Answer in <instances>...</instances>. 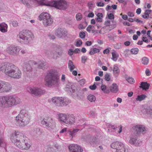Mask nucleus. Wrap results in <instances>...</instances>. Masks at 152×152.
Listing matches in <instances>:
<instances>
[{
	"label": "nucleus",
	"instance_id": "obj_1",
	"mask_svg": "<svg viewBox=\"0 0 152 152\" xmlns=\"http://www.w3.org/2000/svg\"><path fill=\"white\" fill-rule=\"evenodd\" d=\"M25 137L22 133L15 131L12 133L10 139L12 142L19 148L27 150L31 146V144Z\"/></svg>",
	"mask_w": 152,
	"mask_h": 152
},
{
	"label": "nucleus",
	"instance_id": "obj_2",
	"mask_svg": "<svg viewBox=\"0 0 152 152\" xmlns=\"http://www.w3.org/2000/svg\"><path fill=\"white\" fill-rule=\"evenodd\" d=\"M2 71L8 76L16 79H19L21 76V72L18 68L9 63H4L0 64V72Z\"/></svg>",
	"mask_w": 152,
	"mask_h": 152
},
{
	"label": "nucleus",
	"instance_id": "obj_3",
	"mask_svg": "<svg viewBox=\"0 0 152 152\" xmlns=\"http://www.w3.org/2000/svg\"><path fill=\"white\" fill-rule=\"evenodd\" d=\"M18 97L13 95L0 96V107L3 108H9L18 104L21 102Z\"/></svg>",
	"mask_w": 152,
	"mask_h": 152
},
{
	"label": "nucleus",
	"instance_id": "obj_4",
	"mask_svg": "<svg viewBox=\"0 0 152 152\" xmlns=\"http://www.w3.org/2000/svg\"><path fill=\"white\" fill-rule=\"evenodd\" d=\"M30 119V117L26 111L21 110L16 117V124L20 126H24L29 123Z\"/></svg>",
	"mask_w": 152,
	"mask_h": 152
},
{
	"label": "nucleus",
	"instance_id": "obj_5",
	"mask_svg": "<svg viewBox=\"0 0 152 152\" xmlns=\"http://www.w3.org/2000/svg\"><path fill=\"white\" fill-rule=\"evenodd\" d=\"M45 81L48 86H57L60 83L59 77L53 73L50 72L46 75Z\"/></svg>",
	"mask_w": 152,
	"mask_h": 152
},
{
	"label": "nucleus",
	"instance_id": "obj_6",
	"mask_svg": "<svg viewBox=\"0 0 152 152\" xmlns=\"http://www.w3.org/2000/svg\"><path fill=\"white\" fill-rule=\"evenodd\" d=\"M41 124L45 125L49 130L53 129L56 126V123L53 119L48 115L42 116L40 119Z\"/></svg>",
	"mask_w": 152,
	"mask_h": 152
},
{
	"label": "nucleus",
	"instance_id": "obj_7",
	"mask_svg": "<svg viewBox=\"0 0 152 152\" xmlns=\"http://www.w3.org/2000/svg\"><path fill=\"white\" fill-rule=\"evenodd\" d=\"M39 20H43L45 26H50L53 22V19L50 15L47 12H42L39 16Z\"/></svg>",
	"mask_w": 152,
	"mask_h": 152
},
{
	"label": "nucleus",
	"instance_id": "obj_8",
	"mask_svg": "<svg viewBox=\"0 0 152 152\" xmlns=\"http://www.w3.org/2000/svg\"><path fill=\"white\" fill-rule=\"evenodd\" d=\"M50 6L55 7L60 10H64L67 8V3L64 1L60 0L58 1H53L49 3Z\"/></svg>",
	"mask_w": 152,
	"mask_h": 152
},
{
	"label": "nucleus",
	"instance_id": "obj_9",
	"mask_svg": "<svg viewBox=\"0 0 152 152\" xmlns=\"http://www.w3.org/2000/svg\"><path fill=\"white\" fill-rule=\"evenodd\" d=\"M31 33L27 31L23 30L19 33L17 37L18 39L20 42H23L24 41H27L31 37Z\"/></svg>",
	"mask_w": 152,
	"mask_h": 152
},
{
	"label": "nucleus",
	"instance_id": "obj_10",
	"mask_svg": "<svg viewBox=\"0 0 152 152\" xmlns=\"http://www.w3.org/2000/svg\"><path fill=\"white\" fill-rule=\"evenodd\" d=\"M12 89V86L9 83L0 80V93L8 92Z\"/></svg>",
	"mask_w": 152,
	"mask_h": 152
},
{
	"label": "nucleus",
	"instance_id": "obj_11",
	"mask_svg": "<svg viewBox=\"0 0 152 152\" xmlns=\"http://www.w3.org/2000/svg\"><path fill=\"white\" fill-rule=\"evenodd\" d=\"M27 90L31 94L36 96L41 95L45 93V91L44 90L37 87H28L27 88Z\"/></svg>",
	"mask_w": 152,
	"mask_h": 152
},
{
	"label": "nucleus",
	"instance_id": "obj_12",
	"mask_svg": "<svg viewBox=\"0 0 152 152\" xmlns=\"http://www.w3.org/2000/svg\"><path fill=\"white\" fill-rule=\"evenodd\" d=\"M64 99L62 97H55L51 99V101L56 106H62L64 105Z\"/></svg>",
	"mask_w": 152,
	"mask_h": 152
},
{
	"label": "nucleus",
	"instance_id": "obj_13",
	"mask_svg": "<svg viewBox=\"0 0 152 152\" xmlns=\"http://www.w3.org/2000/svg\"><path fill=\"white\" fill-rule=\"evenodd\" d=\"M19 50V48L14 46L11 45L7 48L6 52L10 55H14L18 54Z\"/></svg>",
	"mask_w": 152,
	"mask_h": 152
},
{
	"label": "nucleus",
	"instance_id": "obj_14",
	"mask_svg": "<svg viewBox=\"0 0 152 152\" xmlns=\"http://www.w3.org/2000/svg\"><path fill=\"white\" fill-rule=\"evenodd\" d=\"M70 152H82L83 150L78 145L76 144H72L69 146Z\"/></svg>",
	"mask_w": 152,
	"mask_h": 152
},
{
	"label": "nucleus",
	"instance_id": "obj_15",
	"mask_svg": "<svg viewBox=\"0 0 152 152\" xmlns=\"http://www.w3.org/2000/svg\"><path fill=\"white\" fill-rule=\"evenodd\" d=\"M75 121L74 116L72 115H68L66 120L65 121V124L70 125L73 124Z\"/></svg>",
	"mask_w": 152,
	"mask_h": 152
},
{
	"label": "nucleus",
	"instance_id": "obj_16",
	"mask_svg": "<svg viewBox=\"0 0 152 152\" xmlns=\"http://www.w3.org/2000/svg\"><path fill=\"white\" fill-rule=\"evenodd\" d=\"M142 111L144 113L152 115V105H144Z\"/></svg>",
	"mask_w": 152,
	"mask_h": 152
},
{
	"label": "nucleus",
	"instance_id": "obj_17",
	"mask_svg": "<svg viewBox=\"0 0 152 152\" xmlns=\"http://www.w3.org/2000/svg\"><path fill=\"white\" fill-rule=\"evenodd\" d=\"M134 129L136 132V133L137 134L141 132L143 134L146 132L145 129L142 125H136L134 127Z\"/></svg>",
	"mask_w": 152,
	"mask_h": 152
},
{
	"label": "nucleus",
	"instance_id": "obj_18",
	"mask_svg": "<svg viewBox=\"0 0 152 152\" xmlns=\"http://www.w3.org/2000/svg\"><path fill=\"white\" fill-rule=\"evenodd\" d=\"M123 145V143L118 142H114L112 143L111 145V147L114 149H115L117 150L120 148V147Z\"/></svg>",
	"mask_w": 152,
	"mask_h": 152
},
{
	"label": "nucleus",
	"instance_id": "obj_19",
	"mask_svg": "<svg viewBox=\"0 0 152 152\" xmlns=\"http://www.w3.org/2000/svg\"><path fill=\"white\" fill-rule=\"evenodd\" d=\"M45 1L44 0H35L34 1V3L37 6L39 5H46L47 6H50V5H48L49 4V3L46 4L45 2Z\"/></svg>",
	"mask_w": 152,
	"mask_h": 152
},
{
	"label": "nucleus",
	"instance_id": "obj_20",
	"mask_svg": "<svg viewBox=\"0 0 152 152\" xmlns=\"http://www.w3.org/2000/svg\"><path fill=\"white\" fill-rule=\"evenodd\" d=\"M113 72L115 77L117 78L120 73V69L116 65H115L114 66Z\"/></svg>",
	"mask_w": 152,
	"mask_h": 152
},
{
	"label": "nucleus",
	"instance_id": "obj_21",
	"mask_svg": "<svg viewBox=\"0 0 152 152\" xmlns=\"http://www.w3.org/2000/svg\"><path fill=\"white\" fill-rule=\"evenodd\" d=\"M7 26L4 23L0 24V30L2 32H5L7 31Z\"/></svg>",
	"mask_w": 152,
	"mask_h": 152
},
{
	"label": "nucleus",
	"instance_id": "obj_22",
	"mask_svg": "<svg viewBox=\"0 0 152 152\" xmlns=\"http://www.w3.org/2000/svg\"><path fill=\"white\" fill-rule=\"evenodd\" d=\"M111 91L113 93H116L118 91V87L115 83H113L110 88Z\"/></svg>",
	"mask_w": 152,
	"mask_h": 152
},
{
	"label": "nucleus",
	"instance_id": "obj_23",
	"mask_svg": "<svg viewBox=\"0 0 152 152\" xmlns=\"http://www.w3.org/2000/svg\"><path fill=\"white\" fill-rule=\"evenodd\" d=\"M68 115L60 114L59 115V120L65 123V121L66 120Z\"/></svg>",
	"mask_w": 152,
	"mask_h": 152
},
{
	"label": "nucleus",
	"instance_id": "obj_24",
	"mask_svg": "<svg viewBox=\"0 0 152 152\" xmlns=\"http://www.w3.org/2000/svg\"><path fill=\"white\" fill-rule=\"evenodd\" d=\"M150 84L147 82H142L140 87L142 88L143 90H146L149 88Z\"/></svg>",
	"mask_w": 152,
	"mask_h": 152
},
{
	"label": "nucleus",
	"instance_id": "obj_25",
	"mask_svg": "<svg viewBox=\"0 0 152 152\" xmlns=\"http://www.w3.org/2000/svg\"><path fill=\"white\" fill-rule=\"evenodd\" d=\"M122 127L121 125H120L115 128L114 126H111V129L114 130L115 132H117L119 133L121 132L122 131Z\"/></svg>",
	"mask_w": 152,
	"mask_h": 152
},
{
	"label": "nucleus",
	"instance_id": "obj_26",
	"mask_svg": "<svg viewBox=\"0 0 152 152\" xmlns=\"http://www.w3.org/2000/svg\"><path fill=\"white\" fill-rule=\"evenodd\" d=\"M129 143L136 146H138L139 145L136 139L134 138H131L129 140Z\"/></svg>",
	"mask_w": 152,
	"mask_h": 152
},
{
	"label": "nucleus",
	"instance_id": "obj_27",
	"mask_svg": "<svg viewBox=\"0 0 152 152\" xmlns=\"http://www.w3.org/2000/svg\"><path fill=\"white\" fill-rule=\"evenodd\" d=\"M73 86L70 83H68L66 85L65 88V90L66 91H69L70 92H74L73 90L72 89Z\"/></svg>",
	"mask_w": 152,
	"mask_h": 152
},
{
	"label": "nucleus",
	"instance_id": "obj_28",
	"mask_svg": "<svg viewBox=\"0 0 152 152\" xmlns=\"http://www.w3.org/2000/svg\"><path fill=\"white\" fill-rule=\"evenodd\" d=\"M100 51V49L96 48H94L91 49L89 54L90 55H93L97 53H99Z\"/></svg>",
	"mask_w": 152,
	"mask_h": 152
},
{
	"label": "nucleus",
	"instance_id": "obj_29",
	"mask_svg": "<svg viewBox=\"0 0 152 152\" xmlns=\"http://www.w3.org/2000/svg\"><path fill=\"white\" fill-rule=\"evenodd\" d=\"M68 67L69 68L70 71L71 72L72 71V70L75 68V66L74 65L73 62L71 60H69L68 63Z\"/></svg>",
	"mask_w": 152,
	"mask_h": 152
},
{
	"label": "nucleus",
	"instance_id": "obj_30",
	"mask_svg": "<svg viewBox=\"0 0 152 152\" xmlns=\"http://www.w3.org/2000/svg\"><path fill=\"white\" fill-rule=\"evenodd\" d=\"M86 30L88 32L92 33H93L95 32L94 26H88L86 28Z\"/></svg>",
	"mask_w": 152,
	"mask_h": 152
},
{
	"label": "nucleus",
	"instance_id": "obj_31",
	"mask_svg": "<svg viewBox=\"0 0 152 152\" xmlns=\"http://www.w3.org/2000/svg\"><path fill=\"white\" fill-rule=\"evenodd\" d=\"M34 134L36 135H39L41 134L42 132L40 129L39 128H34L32 130Z\"/></svg>",
	"mask_w": 152,
	"mask_h": 152
},
{
	"label": "nucleus",
	"instance_id": "obj_32",
	"mask_svg": "<svg viewBox=\"0 0 152 152\" xmlns=\"http://www.w3.org/2000/svg\"><path fill=\"white\" fill-rule=\"evenodd\" d=\"M55 34L58 37H62L63 35V34L61 29H57L55 32Z\"/></svg>",
	"mask_w": 152,
	"mask_h": 152
},
{
	"label": "nucleus",
	"instance_id": "obj_33",
	"mask_svg": "<svg viewBox=\"0 0 152 152\" xmlns=\"http://www.w3.org/2000/svg\"><path fill=\"white\" fill-rule=\"evenodd\" d=\"M111 53L112 60L114 61H116L118 59V55L116 53L115 51L112 52Z\"/></svg>",
	"mask_w": 152,
	"mask_h": 152
},
{
	"label": "nucleus",
	"instance_id": "obj_34",
	"mask_svg": "<svg viewBox=\"0 0 152 152\" xmlns=\"http://www.w3.org/2000/svg\"><path fill=\"white\" fill-rule=\"evenodd\" d=\"M79 129H74L72 131L69 130H68V132H69V135L72 137L73 136H75V133L78 132Z\"/></svg>",
	"mask_w": 152,
	"mask_h": 152
},
{
	"label": "nucleus",
	"instance_id": "obj_35",
	"mask_svg": "<svg viewBox=\"0 0 152 152\" xmlns=\"http://www.w3.org/2000/svg\"><path fill=\"white\" fill-rule=\"evenodd\" d=\"M149 59L146 57H143L142 60V63L145 65H146L148 64L149 63Z\"/></svg>",
	"mask_w": 152,
	"mask_h": 152
},
{
	"label": "nucleus",
	"instance_id": "obj_36",
	"mask_svg": "<svg viewBox=\"0 0 152 152\" xmlns=\"http://www.w3.org/2000/svg\"><path fill=\"white\" fill-rule=\"evenodd\" d=\"M88 99L91 102H94L96 99L95 97L91 94L89 95L88 96Z\"/></svg>",
	"mask_w": 152,
	"mask_h": 152
},
{
	"label": "nucleus",
	"instance_id": "obj_37",
	"mask_svg": "<svg viewBox=\"0 0 152 152\" xmlns=\"http://www.w3.org/2000/svg\"><path fill=\"white\" fill-rule=\"evenodd\" d=\"M146 97V96L145 95L142 94L140 96H138L136 99L139 101H141L144 100Z\"/></svg>",
	"mask_w": 152,
	"mask_h": 152
},
{
	"label": "nucleus",
	"instance_id": "obj_38",
	"mask_svg": "<svg viewBox=\"0 0 152 152\" xmlns=\"http://www.w3.org/2000/svg\"><path fill=\"white\" fill-rule=\"evenodd\" d=\"M101 89L104 93H108L109 92V91L106 89V86L105 85L102 84L101 86Z\"/></svg>",
	"mask_w": 152,
	"mask_h": 152
},
{
	"label": "nucleus",
	"instance_id": "obj_39",
	"mask_svg": "<svg viewBox=\"0 0 152 152\" xmlns=\"http://www.w3.org/2000/svg\"><path fill=\"white\" fill-rule=\"evenodd\" d=\"M75 18L77 20L80 21L83 18V16L80 13H77L75 16Z\"/></svg>",
	"mask_w": 152,
	"mask_h": 152
},
{
	"label": "nucleus",
	"instance_id": "obj_40",
	"mask_svg": "<svg viewBox=\"0 0 152 152\" xmlns=\"http://www.w3.org/2000/svg\"><path fill=\"white\" fill-rule=\"evenodd\" d=\"M39 66L38 68L39 69H45V63H43L42 61H39L38 63Z\"/></svg>",
	"mask_w": 152,
	"mask_h": 152
},
{
	"label": "nucleus",
	"instance_id": "obj_41",
	"mask_svg": "<svg viewBox=\"0 0 152 152\" xmlns=\"http://www.w3.org/2000/svg\"><path fill=\"white\" fill-rule=\"evenodd\" d=\"M139 51L138 49L137 48H133L131 50V53L134 54H137Z\"/></svg>",
	"mask_w": 152,
	"mask_h": 152
},
{
	"label": "nucleus",
	"instance_id": "obj_42",
	"mask_svg": "<svg viewBox=\"0 0 152 152\" xmlns=\"http://www.w3.org/2000/svg\"><path fill=\"white\" fill-rule=\"evenodd\" d=\"M125 148H124V145H123L120 148H118L116 150V152H125Z\"/></svg>",
	"mask_w": 152,
	"mask_h": 152
},
{
	"label": "nucleus",
	"instance_id": "obj_43",
	"mask_svg": "<svg viewBox=\"0 0 152 152\" xmlns=\"http://www.w3.org/2000/svg\"><path fill=\"white\" fill-rule=\"evenodd\" d=\"M126 80L128 83H134V80L133 78L132 77H129L126 79Z\"/></svg>",
	"mask_w": 152,
	"mask_h": 152
},
{
	"label": "nucleus",
	"instance_id": "obj_44",
	"mask_svg": "<svg viewBox=\"0 0 152 152\" xmlns=\"http://www.w3.org/2000/svg\"><path fill=\"white\" fill-rule=\"evenodd\" d=\"M111 78L109 74L106 73L105 75V79L107 81L110 80Z\"/></svg>",
	"mask_w": 152,
	"mask_h": 152
},
{
	"label": "nucleus",
	"instance_id": "obj_45",
	"mask_svg": "<svg viewBox=\"0 0 152 152\" xmlns=\"http://www.w3.org/2000/svg\"><path fill=\"white\" fill-rule=\"evenodd\" d=\"M79 35L80 38L84 39L86 36V34L84 32H81L79 33Z\"/></svg>",
	"mask_w": 152,
	"mask_h": 152
},
{
	"label": "nucleus",
	"instance_id": "obj_46",
	"mask_svg": "<svg viewBox=\"0 0 152 152\" xmlns=\"http://www.w3.org/2000/svg\"><path fill=\"white\" fill-rule=\"evenodd\" d=\"M111 49L110 48H106L103 51V53L104 54H107L109 53Z\"/></svg>",
	"mask_w": 152,
	"mask_h": 152
},
{
	"label": "nucleus",
	"instance_id": "obj_47",
	"mask_svg": "<svg viewBox=\"0 0 152 152\" xmlns=\"http://www.w3.org/2000/svg\"><path fill=\"white\" fill-rule=\"evenodd\" d=\"M82 44V42L81 40H78L77 41L75 46L77 47H80Z\"/></svg>",
	"mask_w": 152,
	"mask_h": 152
},
{
	"label": "nucleus",
	"instance_id": "obj_48",
	"mask_svg": "<svg viewBox=\"0 0 152 152\" xmlns=\"http://www.w3.org/2000/svg\"><path fill=\"white\" fill-rule=\"evenodd\" d=\"M22 3L28 7L29 6L28 2L30 1L29 0H21Z\"/></svg>",
	"mask_w": 152,
	"mask_h": 152
},
{
	"label": "nucleus",
	"instance_id": "obj_49",
	"mask_svg": "<svg viewBox=\"0 0 152 152\" xmlns=\"http://www.w3.org/2000/svg\"><path fill=\"white\" fill-rule=\"evenodd\" d=\"M88 59L87 57L86 56H82L81 57L82 62L83 63H85Z\"/></svg>",
	"mask_w": 152,
	"mask_h": 152
},
{
	"label": "nucleus",
	"instance_id": "obj_50",
	"mask_svg": "<svg viewBox=\"0 0 152 152\" xmlns=\"http://www.w3.org/2000/svg\"><path fill=\"white\" fill-rule=\"evenodd\" d=\"M31 69L30 65L29 64L26 65L24 68V70L29 71Z\"/></svg>",
	"mask_w": 152,
	"mask_h": 152
},
{
	"label": "nucleus",
	"instance_id": "obj_51",
	"mask_svg": "<svg viewBox=\"0 0 152 152\" xmlns=\"http://www.w3.org/2000/svg\"><path fill=\"white\" fill-rule=\"evenodd\" d=\"M96 5L98 7H103L104 5V4L103 2H99L96 3Z\"/></svg>",
	"mask_w": 152,
	"mask_h": 152
},
{
	"label": "nucleus",
	"instance_id": "obj_52",
	"mask_svg": "<svg viewBox=\"0 0 152 152\" xmlns=\"http://www.w3.org/2000/svg\"><path fill=\"white\" fill-rule=\"evenodd\" d=\"M108 17L109 19L110 20L113 19L114 18V15L110 13L108 15Z\"/></svg>",
	"mask_w": 152,
	"mask_h": 152
},
{
	"label": "nucleus",
	"instance_id": "obj_53",
	"mask_svg": "<svg viewBox=\"0 0 152 152\" xmlns=\"http://www.w3.org/2000/svg\"><path fill=\"white\" fill-rule=\"evenodd\" d=\"M78 28L80 29H83L85 28V27L82 24H80L78 26Z\"/></svg>",
	"mask_w": 152,
	"mask_h": 152
},
{
	"label": "nucleus",
	"instance_id": "obj_54",
	"mask_svg": "<svg viewBox=\"0 0 152 152\" xmlns=\"http://www.w3.org/2000/svg\"><path fill=\"white\" fill-rule=\"evenodd\" d=\"M12 25L14 27H17L18 25V23L16 20H14L12 23Z\"/></svg>",
	"mask_w": 152,
	"mask_h": 152
},
{
	"label": "nucleus",
	"instance_id": "obj_55",
	"mask_svg": "<svg viewBox=\"0 0 152 152\" xmlns=\"http://www.w3.org/2000/svg\"><path fill=\"white\" fill-rule=\"evenodd\" d=\"M58 54H59L58 53L55 52L53 53V54H51V55H53V57L54 58H56L58 56Z\"/></svg>",
	"mask_w": 152,
	"mask_h": 152
},
{
	"label": "nucleus",
	"instance_id": "obj_56",
	"mask_svg": "<svg viewBox=\"0 0 152 152\" xmlns=\"http://www.w3.org/2000/svg\"><path fill=\"white\" fill-rule=\"evenodd\" d=\"M151 10H147L145 12V14L146 15H149V14L151 12Z\"/></svg>",
	"mask_w": 152,
	"mask_h": 152
},
{
	"label": "nucleus",
	"instance_id": "obj_57",
	"mask_svg": "<svg viewBox=\"0 0 152 152\" xmlns=\"http://www.w3.org/2000/svg\"><path fill=\"white\" fill-rule=\"evenodd\" d=\"M94 16V14L93 12H90L88 15V18H93Z\"/></svg>",
	"mask_w": 152,
	"mask_h": 152
},
{
	"label": "nucleus",
	"instance_id": "obj_58",
	"mask_svg": "<svg viewBox=\"0 0 152 152\" xmlns=\"http://www.w3.org/2000/svg\"><path fill=\"white\" fill-rule=\"evenodd\" d=\"M127 15L129 16L130 17H133L134 16V14L133 12H128Z\"/></svg>",
	"mask_w": 152,
	"mask_h": 152
},
{
	"label": "nucleus",
	"instance_id": "obj_59",
	"mask_svg": "<svg viewBox=\"0 0 152 152\" xmlns=\"http://www.w3.org/2000/svg\"><path fill=\"white\" fill-rule=\"evenodd\" d=\"M89 88L91 90H94L96 89V86L95 84H94L92 86H90Z\"/></svg>",
	"mask_w": 152,
	"mask_h": 152
},
{
	"label": "nucleus",
	"instance_id": "obj_60",
	"mask_svg": "<svg viewBox=\"0 0 152 152\" xmlns=\"http://www.w3.org/2000/svg\"><path fill=\"white\" fill-rule=\"evenodd\" d=\"M79 82L81 85H83L85 83V80L83 79L80 80Z\"/></svg>",
	"mask_w": 152,
	"mask_h": 152
},
{
	"label": "nucleus",
	"instance_id": "obj_61",
	"mask_svg": "<svg viewBox=\"0 0 152 152\" xmlns=\"http://www.w3.org/2000/svg\"><path fill=\"white\" fill-rule=\"evenodd\" d=\"M142 40L143 41H144L145 42H148V40L146 37H143L142 38Z\"/></svg>",
	"mask_w": 152,
	"mask_h": 152
},
{
	"label": "nucleus",
	"instance_id": "obj_62",
	"mask_svg": "<svg viewBox=\"0 0 152 152\" xmlns=\"http://www.w3.org/2000/svg\"><path fill=\"white\" fill-rule=\"evenodd\" d=\"M145 73L147 76H149L151 74V72L149 69H147L145 71Z\"/></svg>",
	"mask_w": 152,
	"mask_h": 152
},
{
	"label": "nucleus",
	"instance_id": "obj_63",
	"mask_svg": "<svg viewBox=\"0 0 152 152\" xmlns=\"http://www.w3.org/2000/svg\"><path fill=\"white\" fill-rule=\"evenodd\" d=\"M73 50L70 49L68 51V53L70 56H72L73 54Z\"/></svg>",
	"mask_w": 152,
	"mask_h": 152
},
{
	"label": "nucleus",
	"instance_id": "obj_64",
	"mask_svg": "<svg viewBox=\"0 0 152 152\" xmlns=\"http://www.w3.org/2000/svg\"><path fill=\"white\" fill-rule=\"evenodd\" d=\"M131 44L130 42L129 41H126L124 42V44L126 46H129Z\"/></svg>",
	"mask_w": 152,
	"mask_h": 152
}]
</instances>
